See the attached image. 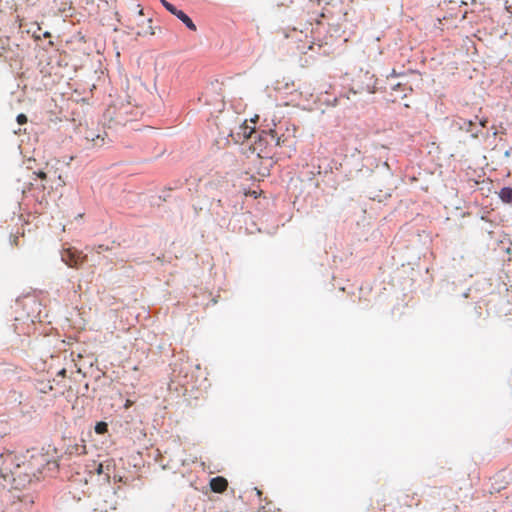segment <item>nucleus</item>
Wrapping results in <instances>:
<instances>
[{
	"instance_id": "obj_4",
	"label": "nucleus",
	"mask_w": 512,
	"mask_h": 512,
	"mask_svg": "<svg viewBox=\"0 0 512 512\" xmlns=\"http://www.w3.org/2000/svg\"><path fill=\"white\" fill-rule=\"evenodd\" d=\"M163 6L173 15H175L179 20H181L188 29L192 31H196V25L193 23L191 18L186 15L182 10H178L174 5L169 3L166 0H160Z\"/></svg>"
},
{
	"instance_id": "obj_5",
	"label": "nucleus",
	"mask_w": 512,
	"mask_h": 512,
	"mask_svg": "<svg viewBox=\"0 0 512 512\" xmlns=\"http://www.w3.org/2000/svg\"><path fill=\"white\" fill-rule=\"evenodd\" d=\"M454 125L457 126L460 130L470 132L473 138L478 137L479 130L474 129L476 123L473 120H465V119L459 118L454 121Z\"/></svg>"
},
{
	"instance_id": "obj_13",
	"label": "nucleus",
	"mask_w": 512,
	"mask_h": 512,
	"mask_svg": "<svg viewBox=\"0 0 512 512\" xmlns=\"http://www.w3.org/2000/svg\"><path fill=\"white\" fill-rule=\"evenodd\" d=\"M108 430V426H107V423L105 422H98L95 426V432L97 434H104L106 433Z\"/></svg>"
},
{
	"instance_id": "obj_25",
	"label": "nucleus",
	"mask_w": 512,
	"mask_h": 512,
	"mask_svg": "<svg viewBox=\"0 0 512 512\" xmlns=\"http://www.w3.org/2000/svg\"><path fill=\"white\" fill-rule=\"evenodd\" d=\"M42 189L45 190L46 189V185L45 184H42Z\"/></svg>"
},
{
	"instance_id": "obj_8",
	"label": "nucleus",
	"mask_w": 512,
	"mask_h": 512,
	"mask_svg": "<svg viewBox=\"0 0 512 512\" xmlns=\"http://www.w3.org/2000/svg\"><path fill=\"white\" fill-rule=\"evenodd\" d=\"M228 486V482L224 477L217 476L210 480V488L215 493H223Z\"/></svg>"
},
{
	"instance_id": "obj_12",
	"label": "nucleus",
	"mask_w": 512,
	"mask_h": 512,
	"mask_svg": "<svg viewBox=\"0 0 512 512\" xmlns=\"http://www.w3.org/2000/svg\"><path fill=\"white\" fill-rule=\"evenodd\" d=\"M391 89L394 92H401L402 95L400 96V98L406 97L407 96V92L411 91V88L407 87L406 84H402V83H397V84L393 85L391 87Z\"/></svg>"
},
{
	"instance_id": "obj_21",
	"label": "nucleus",
	"mask_w": 512,
	"mask_h": 512,
	"mask_svg": "<svg viewBox=\"0 0 512 512\" xmlns=\"http://www.w3.org/2000/svg\"><path fill=\"white\" fill-rule=\"evenodd\" d=\"M130 405H131V401H130V400H127V401H126V404H125V407H126V408H128Z\"/></svg>"
},
{
	"instance_id": "obj_24",
	"label": "nucleus",
	"mask_w": 512,
	"mask_h": 512,
	"mask_svg": "<svg viewBox=\"0 0 512 512\" xmlns=\"http://www.w3.org/2000/svg\"><path fill=\"white\" fill-rule=\"evenodd\" d=\"M116 505H117V503L115 502V503H114V505H113L111 508H112L113 510H115V509H116Z\"/></svg>"
},
{
	"instance_id": "obj_11",
	"label": "nucleus",
	"mask_w": 512,
	"mask_h": 512,
	"mask_svg": "<svg viewBox=\"0 0 512 512\" xmlns=\"http://www.w3.org/2000/svg\"><path fill=\"white\" fill-rule=\"evenodd\" d=\"M499 197L503 202L512 204V188H502L499 192Z\"/></svg>"
},
{
	"instance_id": "obj_3",
	"label": "nucleus",
	"mask_w": 512,
	"mask_h": 512,
	"mask_svg": "<svg viewBox=\"0 0 512 512\" xmlns=\"http://www.w3.org/2000/svg\"><path fill=\"white\" fill-rule=\"evenodd\" d=\"M87 256L75 248H65L61 252V260L71 268H78L86 261Z\"/></svg>"
},
{
	"instance_id": "obj_20",
	"label": "nucleus",
	"mask_w": 512,
	"mask_h": 512,
	"mask_svg": "<svg viewBox=\"0 0 512 512\" xmlns=\"http://www.w3.org/2000/svg\"><path fill=\"white\" fill-rule=\"evenodd\" d=\"M486 122H487L486 120H480V121H479V125H480L481 127H484V126L486 125Z\"/></svg>"
},
{
	"instance_id": "obj_14",
	"label": "nucleus",
	"mask_w": 512,
	"mask_h": 512,
	"mask_svg": "<svg viewBox=\"0 0 512 512\" xmlns=\"http://www.w3.org/2000/svg\"><path fill=\"white\" fill-rule=\"evenodd\" d=\"M52 389H53V387L49 382L41 383V387L38 388L39 392L44 393V394L50 392Z\"/></svg>"
},
{
	"instance_id": "obj_16",
	"label": "nucleus",
	"mask_w": 512,
	"mask_h": 512,
	"mask_svg": "<svg viewBox=\"0 0 512 512\" xmlns=\"http://www.w3.org/2000/svg\"><path fill=\"white\" fill-rule=\"evenodd\" d=\"M17 122H18V124H20V125L25 124V123L27 122V117H26V115H25V114H19V115L17 116Z\"/></svg>"
},
{
	"instance_id": "obj_19",
	"label": "nucleus",
	"mask_w": 512,
	"mask_h": 512,
	"mask_svg": "<svg viewBox=\"0 0 512 512\" xmlns=\"http://www.w3.org/2000/svg\"><path fill=\"white\" fill-rule=\"evenodd\" d=\"M60 376L64 377L66 375V370L65 369H62L59 371L58 373Z\"/></svg>"
},
{
	"instance_id": "obj_7",
	"label": "nucleus",
	"mask_w": 512,
	"mask_h": 512,
	"mask_svg": "<svg viewBox=\"0 0 512 512\" xmlns=\"http://www.w3.org/2000/svg\"><path fill=\"white\" fill-rule=\"evenodd\" d=\"M107 136L106 133L104 134H97L93 130H89L86 133L85 139L88 143L91 144L92 147H101L105 144V137Z\"/></svg>"
},
{
	"instance_id": "obj_22",
	"label": "nucleus",
	"mask_w": 512,
	"mask_h": 512,
	"mask_svg": "<svg viewBox=\"0 0 512 512\" xmlns=\"http://www.w3.org/2000/svg\"><path fill=\"white\" fill-rule=\"evenodd\" d=\"M17 241H18V236H15V237H14V244H15L16 246L18 245V242H17Z\"/></svg>"
},
{
	"instance_id": "obj_2",
	"label": "nucleus",
	"mask_w": 512,
	"mask_h": 512,
	"mask_svg": "<svg viewBox=\"0 0 512 512\" xmlns=\"http://www.w3.org/2000/svg\"><path fill=\"white\" fill-rule=\"evenodd\" d=\"M354 93H374L376 89V79L368 72L359 74L353 81Z\"/></svg>"
},
{
	"instance_id": "obj_1",
	"label": "nucleus",
	"mask_w": 512,
	"mask_h": 512,
	"mask_svg": "<svg viewBox=\"0 0 512 512\" xmlns=\"http://www.w3.org/2000/svg\"><path fill=\"white\" fill-rule=\"evenodd\" d=\"M150 18H143V10L140 9L125 20V27L137 36L153 35L154 31L151 26Z\"/></svg>"
},
{
	"instance_id": "obj_18",
	"label": "nucleus",
	"mask_w": 512,
	"mask_h": 512,
	"mask_svg": "<svg viewBox=\"0 0 512 512\" xmlns=\"http://www.w3.org/2000/svg\"><path fill=\"white\" fill-rule=\"evenodd\" d=\"M2 457H4L5 460H12L14 458V455L12 453H8L6 455H2Z\"/></svg>"
},
{
	"instance_id": "obj_6",
	"label": "nucleus",
	"mask_w": 512,
	"mask_h": 512,
	"mask_svg": "<svg viewBox=\"0 0 512 512\" xmlns=\"http://www.w3.org/2000/svg\"><path fill=\"white\" fill-rule=\"evenodd\" d=\"M491 481V489L490 493L500 492L505 489L508 485V482L505 480V477L502 473H497L493 477L490 478Z\"/></svg>"
},
{
	"instance_id": "obj_15",
	"label": "nucleus",
	"mask_w": 512,
	"mask_h": 512,
	"mask_svg": "<svg viewBox=\"0 0 512 512\" xmlns=\"http://www.w3.org/2000/svg\"><path fill=\"white\" fill-rule=\"evenodd\" d=\"M33 174L36 175V177L41 181H46L48 178V174L44 171L33 172Z\"/></svg>"
},
{
	"instance_id": "obj_10",
	"label": "nucleus",
	"mask_w": 512,
	"mask_h": 512,
	"mask_svg": "<svg viewBox=\"0 0 512 512\" xmlns=\"http://www.w3.org/2000/svg\"><path fill=\"white\" fill-rule=\"evenodd\" d=\"M112 465V460H107L104 463H99L96 468V473L98 475L105 474L107 478H110V467Z\"/></svg>"
},
{
	"instance_id": "obj_9",
	"label": "nucleus",
	"mask_w": 512,
	"mask_h": 512,
	"mask_svg": "<svg viewBox=\"0 0 512 512\" xmlns=\"http://www.w3.org/2000/svg\"><path fill=\"white\" fill-rule=\"evenodd\" d=\"M263 133H265L266 136H269L271 140L275 142L276 146H281L288 142V137L284 134L279 135L277 129H270L268 132L263 131Z\"/></svg>"
},
{
	"instance_id": "obj_23",
	"label": "nucleus",
	"mask_w": 512,
	"mask_h": 512,
	"mask_svg": "<svg viewBox=\"0 0 512 512\" xmlns=\"http://www.w3.org/2000/svg\"><path fill=\"white\" fill-rule=\"evenodd\" d=\"M396 75H397L396 71H395V70H392V72H391L390 76H396Z\"/></svg>"
},
{
	"instance_id": "obj_17",
	"label": "nucleus",
	"mask_w": 512,
	"mask_h": 512,
	"mask_svg": "<svg viewBox=\"0 0 512 512\" xmlns=\"http://www.w3.org/2000/svg\"><path fill=\"white\" fill-rule=\"evenodd\" d=\"M254 133H256V132L254 131V129L249 128L248 126H245V127H244V135H245L246 137L250 138V137L252 136V134H254Z\"/></svg>"
}]
</instances>
